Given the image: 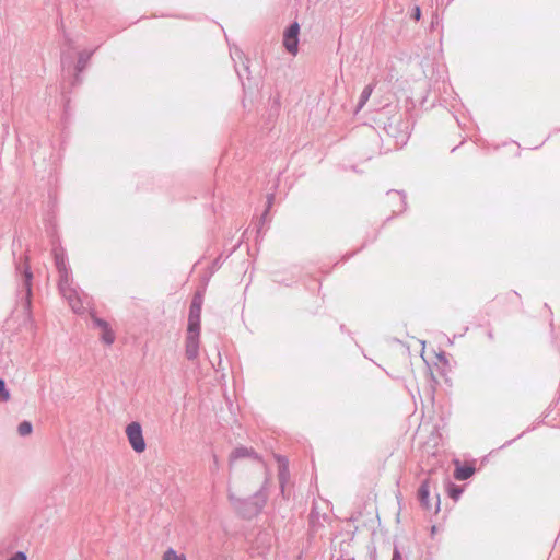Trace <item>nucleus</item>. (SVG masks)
<instances>
[{
  "label": "nucleus",
  "mask_w": 560,
  "mask_h": 560,
  "mask_svg": "<svg viewBox=\"0 0 560 560\" xmlns=\"http://www.w3.org/2000/svg\"><path fill=\"white\" fill-rule=\"evenodd\" d=\"M300 24L293 22L283 33V46L287 51L295 56L299 51Z\"/></svg>",
  "instance_id": "nucleus-6"
},
{
  "label": "nucleus",
  "mask_w": 560,
  "mask_h": 560,
  "mask_svg": "<svg viewBox=\"0 0 560 560\" xmlns=\"http://www.w3.org/2000/svg\"><path fill=\"white\" fill-rule=\"evenodd\" d=\"M60 293L67 300L69 306L75 315H84L85 313H89V315H95L94 312L90 308V301L86 295L82 296L73 288Z\"/></svg>",
  "instance_id": "nucleus-3"
},
{
  "label": "nucleus",
  "mask_w": 560,
  "mask_h": 560,
  "mask_svg": "<svg viewBox=\"0 0 560 560\" xmlns=\"http://www.w3.org/2000/svg\"><path fill=\"white\" fill-rule=\"evenodd\" d=\"M448 494L451 498L456 500L462 494V490L459 488L453 486L448 489Z\"/></svg>",
  "instance_id": "nucleus-19"
},
{
  "label": "nucleus",
  "mask_w": 560,
  "mask_h": 560,
  "mask_svg": "<svg viewBox=\"0 0 560 560\" xmlns=\"http://www.w3.org/2000/svg\"><path fill=\"white\" fill-rule=\"evenodd\" d=\"M411 18L416 21H419L421 18V9L420 7L416 5L412 10Z\"/></svg>",
  "instance_id": "nucleus-20"
},
{
  "label": "nucleus",
  "mask_w": 560,
  "mask_h": 560,
  "mask_svg": "<svg viewBox=\"0 0 560 560\" xmlns=\"http://www.w3.org/2000/svg\"><path fill=\"white\" fill-rule=\"evenodd\" d=\"M246 450H236L234 453H233V459L236 460L241 457H244L246 455Z\"/></svg>",
  "instance_id": "nucleus-21"
},
{
  "label": "nucleus",
  "mask_w": 560,
  "mask_h": 560,
  "mask_svg": "<svg viewBox=\"0 0 560 560\" xmlns=\"http://www.w3.org/2000/svg\"><path fill=\"white\" fill-rule=\"evenodd\" d=\"M202 303L203 294L201 291H197L191 300L188 315H200Z\"/></svg>",
  "instance_id": "nucleus-9"
},
{
  "label": "nucleus",
  "mask_w": 560,
  "mask_h": 560,
  "mask_svg": "<svg viewBox=\"0 0 560 560\" xmlns=\"http://www.w3.org/2000/svg\"><path fill=\"white\" fill-rule=\"evenodd\" d=\"M273 200H275V195L273 194H269L267 196V207H266V210L265 212L262 213L260 220H259V226H258V232L260 231L265 220L267 219V215H268V212L273 203Z\"/></svg>",
  "instance_id": "nucleus-14"
},
{
  "label": "nucleus",
  "mask_w": 560,
  "mask_h": 560,
  "mask_svg": "<svg viewBox=\"0 0 560 560\" xmlns=\"http://www.w3.org/2000/svg\"><path fill=\"white\" fill-rule=\"evenodd\" d=\"M162 560H187V558L184 553H180L173 548H168L162 555Z\"/></svg>",
  "instance_id": "nucleus-12"
},
{
  "label": "nucleus",
  "mask_w": 560,
  "mask_h": 560,
  "mask_svg": "<svg viewBox=\"0 0 560 560\" xmlns=\"http://www.w3.org/2000/svg\"><path fill=\"white\" fill-rule=\"evenodd\" d=\"M32 430H33L32 424L28 421H23L18 427L19 434L23 435V436L31 434Z\"/></svg>",
  "instance_id": "nucleus-16"
},
{
  "label": "nucleus",
  "mask_w": 560,
  "mask_h": 560,
  "mask_svg": "<svg viewBox=\"0 0 560 560\" xmlns=\"http://www.w3.org/2000/svg\"><path fill=\"white\" fill-rule=\"evenodd\" d=\"M93 51L83 50L79 52L78 61L75 65V74L73 77L72 85L80 84L82 82L81 73L86 69Z\"/></svg>",
  "instance_id": "nucleus-7"
},
{
  "label": "nucleus",
  "mask_w": 560,
  "mask_h": 560,
  "mask_svg": "<svg viewBox=\"0 0 560 560\" xmlns=\"http://www.w3.org/2000/svg\"><path fill=\"white\" fill-rule=\"evenodd\" d=\"M92 328L97 331L101 341L105 346L110 347L115 342L116 331L112 320H108L105 317H93Z\"/></svg>",
  "instance_id": "nucleus-4"
},
{
  "label": "nucleus",
  "mask_w": 560,
  "mask_h": 560,
  "mask_svg": "<svg viewBox=\"0 0 560 560\" xmlns=\"http://www.w3.org/2000/svg\"><path fill=\"white\" fill-rule=\"evenodd\" d=\"M475 472V468L470 466H457L454 471V477L457 480H466L470 478Z\"/></svg>",
  "instance_id": "nucleus-10"
},
{
  "label": "nucleus",
  "mask_w": 560,
  "mask_h": 560,
  "mask_svg": "<svg viewBox=\"0 0 560 560\" xmlns=\"http://www.w3.org/2000/svg\"><path fill=\"white\" fill-rule=\"evenodd\" d=\"M16 271L21 275L22 284L19 292L21 295L20 301L16 302L14 312L19 313V315H30L33 273L27 262H25L24 266L18 265Z\"/></svg>",
  "instance_id": "nucleus-1"
},
{
  "label": "nucleus",
  "mask_w": 560,
  "mask_h": 560,
  "mask_svg": "<svg viewBox=\"0 0 560 560\" xmlns=\"http://www.w3.org/2000/svg\"><path fill=\"white\" fill-rule=\"evenodd\" d=\"M9 560H26V556L24 552H16L13 557H11Z\"/></svg>",
  "instance_id": "nucleus-22"
},
{
  "label": "nucleus",
  "mask_w": 560,
  "mask_h": 560,
  "mask_svg": "<svg viewBox=\"0 0 560 560\" xmlns=\"http://www.w3.org/2000/svg\"><path fill=\"white\" fill-rule=\"evenodd\" d=\"M392 560H402L401 553L398 550H395Z\"/></svg>",
  "instance_id": "nucleus-23"
},
{
  "label": "nucleus",
  "mask_w": 560,
  "mask_h": 560,
  "mask_svg": "<svg viewBox=\"0 0 560 560\" xmlns=\"http://www.w3.org/2000/svg\"><path fill=\"white\" fill-rule=\"evenodd\" d=\"M387 195L389 198L396 199L401 203V208L399 209V211H402V209L405 208V196L398 191H388Z\"/></svg>",
  "instance_id": "nucleus-18"
},
{
  "label": "nucleus",
  "mask_w": 560,
  "mask_h": 560,
  "mask_svg": "<svg viewBox=\"0 0 560 560\" xmlns=\"http://www.w3.org/2000/svg\"><path fill=\"white\" fill-rule=\"evenodd\" d=\"M419 497H420V500L421 502L428 506V498H429V485L428 482H423L419 489Z\"/></svg>",
  "instance_id": "nucleus-15"
},
{
  "label": "nucleus",
  "mask_w": 560,
  "mask_h": 560,
  "mask_svg": "<svg viewBox=\"0 0 560 560\" xmlns=\"http://www.w3.org/2000/svg\"><path fill=\"white\" fill-rule=\"evenodd\" d=\"M125 432L131 448L138 454L143 453L147 448V443L141 424L133 421L126 427Z\"/></svg>",
  "instance_id": "nucleus-5"
},
{
  "label": "nucleus",
  "mask_w": 560,
  "mask_h": 560,
  "mask_svg": "<svg viewBox=\"0 0 560 560\" xmlns=\"http://www.w3.org/2000/svg\"><path fill=\"white\" fill-rule=\"evenodd\" d=\"M199 332L200 320L199 317H190L186 338L185 353L187 359L196 360L199 354Z\"/></svg>",
  "instance_id": "nucleus-2"
},
{
  "label": "nucleus",
  "mask_w": 560,
  "mask_h": 560,
  "mask_svg": "<svg viewBox=\"0 0 560 560\" xmlns=\"http://www.w3.org/2000/svg\"><path fill=\"white\" fill-rule=\"evenodd\" d=\"M59 273L58 287L59 291L63 292L71 289V271L68 267L57 269Z\"/></svg>",
  "instance_id": "nucleus-8"
},
{
  "label": "nucleus",
  "mask_w": 560,
  "mask_h": 560,
  "mask_svg": "<svg viewBox=\"0 0 560 560\" xmlns=\"http://www.w3.org/2000/svg\"><path fill=\"white\" fill-rule=\"evenodd\" d=\"M254 460L257 463L258 466L262 467V463L259 458L255 457Z\"/></svg>",
  "instance_id": "nucleus-24"
},
{
  "label": "nucleus",
  "mask_w": 560,
  "mask_h": 560,
  "mask_svg": "<svg viewBox=\"0 0 560 560\" xmlns=\"http://www.w3.org/2000/svg\"><path fill=\"white\" fill-rule=\"evenodd\" d=\"M10 393L7 389L5 382L3 380H0V401L4 402L10 399Z\"/></svg>",
  "instance_id": "nucleus-17"
},
{
  "label": "nucleus",
  "mask_w": 560,
  "mask_h": 560,
  "mask_svg": "<svg viewBox=\"0 0 560 560\" xmlns=\"http://www.w3.org/2000/svg\"><path fill=\"white\" fill-rule=\"evenodd\" d=\"M374 86L375 84L374 83H371V84H368L361 95H360V100H359V103H358V106H357V112H359L364 105L365 103L369 101L373 90H374Z\"/></svg>",
  "instance_id": "nucleus-11"
},
{
  "label": "nucleus",
  "mask_w": 560,
  "mask_h": 560,
  "mask_svg": "<svg viewBox=\"0 0 560 560\" xmlns=\"http://www.w3.org/2000/svg\"><path fill=\"white\" fill-rule=\"evenodd\" d=\"M54 259H55V265H56L57 269L67 267L66 259H65V252L62 248L54 249Z\"/></svg>",
  "instance_id": "nucleus-13"
}]
</instances>
